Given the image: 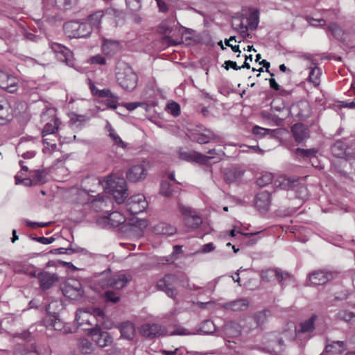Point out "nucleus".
Returning a JSON list of instances; mask_svg holds the SVG:
<instances>
[{
    "label": "nucleus",
    "instance_id": "obj_30",
    "mask_svg": "<svg viewBox=\"0 0 355 355\" xmlns=\"http://www.w3.org/2000/svg\"><path fill=\"white\" fill-rule=\"evenodd\" d=\"M69 122L71 126H74L77 129H81L85 124L88 118L85 115H78L75 113L68 114Z\"/></svg>",
    "mask_w": 355,
    "mask_h": 355
},
{
    "label": "nucleus",
    "instance_id": "obj_64",
    "mask_svg": "<svg viewBox=\"0 0 355 355\" xmlns=\"http://www.w3.org/2000/svg\"><path fill=\"white\" fill-rule=\"evenodd\" d=\"M163 41L168 44V46H177L182 43V41H176L171 37L166 35L163 37Z\"/></svg>",
    "mask_w": 355,
    "mask_h": 355
},
{
    "label": "nucleus",
    "instance_id": "obj_61",
    "mask_svg": "<svg viewBox=\"0 0 355 355\" xmlns=\"http://www.w3.org/2000/svg\"><path fill=\"white\" fill-rule=\"evenodd\" d=\"M111 98L107 99L105 101V105L107 107L111 109H116L117 107V99L116 96L110 97Z\"/></svg>",
    "mask_w": 355,
    "mask_h": 355
},
{
    "label": "nucleus",
    "instance_id": "obj_17",
    "mask_svg": "<svg viewBox=\"0 0 355 355\" xmlns=\"http://www.w3.org/2000/svg\"><path fill=\"white\" fill-rule=\"evenodd\" d=\"M132 279L130 275L116 274L107 280V285L115 289H121L125 287Z\"/></svg>",
    "mask_w": 355,
    "mask_h": 355
},
{
    "label": "nucleus",
    "instance_id": "obj_38",
    "mask_svg": "<svg viewBox=\"0 0 355 355\" xmlns=\"http://www.w3.org/2000/svg\"><path fill=\"white\" fill-rule=\"evenodd\" d=\"M58 125L55 119H52L50 122L47 123L42 131V137H45L49 135H53L58 130Z\"/></svg>",
    "mask_w": 355,
    "mask_h": 355
},
{
    "label": "nucleus",
    "instance_id": "obj_47",
    "mask_svg": "<svg viewBox=\"0 0 355 355\" xmlns=\"http://www.w3.org/2000/svg\"><path fill=\"white\" fill-rule=\"evenodd\" d=\"M270 201H254V206L261 214L266 213L270 208Z\"/></svg>",
    "mask_w": 355,
    "mask_h": 355
},
{
    "label": "nucleus",
    "instance_id": "obj_8",
    "mask_svg": "<svg viewBox=\"0 0 355 355\" xmlns=\"http://www.w3.org/2000/svg\"><path fill=\"white\" fill-rule=\"evenodd\" d=\"M311 107L306 101L292 104L289 110L291 115L299 121H305L311 115Z\"/></svg>",
    "mask_w": 355,
    "mask_h": 355
},
{
    "label": "nucleus",
    "instance_id": "obj_58",
    "mask_svg": "<svg viewBox=\"0 0 355 355\" xmlns=\"http://www.w3.org/2000/svg\"><path fill=\"white\" fill-rule=\"evenodd\" d=\"M232 40H235V36H232L229 39L225 40V45L231 47L232 50L235 53H241L239 45H233V43H230Z\"/></svg>",
    "mask_w": 355,
    "mask_h": 355
},
{
    "label": "nucleus",
    "instance_id": "obj_42",
    "mask_svg": "<svg viewBox=\"0 0 355 355\" xmlns=\"http://www.w3.org/2000/svg\"><path fill=\"white\" fill-rule=\"evenodd\" d=\"M274 132L275 130H273L261 128L258 125L254 126L252 130V132L259 138H262L268 134L273 135Z\"/></svg>",
    "mask_w": 355,
    "mask_h": 355
},
{
    "label": "nucleus",
    "instance_id": "obj_52",
    "mask_svg": "<svg viewBox=\"0 0 355 355\" xmlns=\"http://www.w3.org/2000/svg\"><path fill=\"white\" fill-rule=\"evenodd\" d=\"M305 19L312 26H323L326 24V21L324 19H314L310 16H306Z\"/></svg>",
    "mask_w": 355,
    "mask_h": 355
},
{
    "label": "nucleus",
    "instance_id": "obj_48",
    "mask_svg": "<svg viewBox=\"0 0 355 355\" xmlns=\"http://www.w3.org/2000/svg\"><path fill=\"white\" fill-rule=\"evenodd\" d=\"M128 8L132 12H137L141 8L140 0H125Z\"/></svg>",
    "mask_w": 355,
    "mask_h": 355
},
{
    "label": "nucleus",
    "instance_id": "obj_34",
    "mask_svg": "<svg viewBox=\"0 0 355 355\" xmlns=\"http://www.w3.org/2000/svg\"><path fill=\"white\" fill-rule=\"evenodd\" d=\"M174 24L175 19L173 18L165 19L159 26L160 33L162 34H168L171 33Z\"/></svg>",
    "mask_w": 355,
    "mask_h": 355
},
{
    "label": "nucleus",
    "instance_id": "obj_51",
    "mask_svg": "<svg viewBox=\"0 0 355 355\" xmlns=\"http://www.w3.org/2000/svg\"><path fill=\"white\" fill-rule=\"evenodd\" d=\"M200 329L205 334H211L214 331L215 326L212 321L207 320L202 322Z\"/></svg>",
    "mask_w": 355,
    "mask_h": 355
},
{
    "label": "nucleus",
    "instance_id": "obj_16",
    "mask_svg": "<svg viewBox=\"0 0 355 355\" xmlns=\"http://www.w3.org/2000/svg\"><path fill=\"white\" fill-rule=\"evenodd\" d=\"M140 332L145 337L155 338L165 334L166 330L158 324H145L141 327Z\"/></svg>",
    "mask_w": 355,
    "mask_h": 355
},
{
    "label": "nucleus",
    "instance_id": "obj_35",
    "mask_svg": "<svg viewBox=\"0 0 355 355\" xmlns=\"http://www.w3.org/2000/svg\"><path fill=\"white\" fill-rule=\"evenodd\" d=\"M32 178L35 184H42L46 181V171L45 170H35L33 171Z\"/></svg>",
    "mask_w": 355,
    "mask_h": 355
},
{
    "label": "nucleus",
    "instance_id": "obj_2",
    "mask_svg": "<svg viewBox=\"0 0 355 355\" xmlns=\"http://www.w3.org/2000/svg\"><path fill=\"white\" fill-rule=\"evenodd\" d=\"M179 282H181V285L183 287L190 291H196L200 288L193 284H189L187 279L185 282L180 280L177 275L172 274H167L163 278L159 279L157 283V288L158 290L165 292L168 297L175 298L177 295L175 285Z\"/></svg>",
    "mask_w": 355,
    "mask_h": 355
},
{
    "label": "nucleus",
    "instance_id": "obj_6",
    "mask_svg": "<svg viewBox=\"0 0 355 355\" xmlns=\"http://www.w3.org/2000/svg\"><path fill=\"white\" fill-rule=\"evenodd\" d=\"M179 209L184 216V220L187 227L191 229H197L200 226L202 223V218L196 214L195 210L182 204H179Z\"/></svg>",
    "mask_w": 355,
    "mask_h": 355
},
{
    "label": "nucleus",
    "instance_id": "obj_45",
    "mask_svg": "<svg viewBox=\"0 0 355 355\" xmlns=\"http://www.w3.org/2000/svg\"><path fill=\"white\" fill-rule=\"evenodd\" d=\"M171 185L166 181H163L160 186V193L165 198H170L172 196Z\"/></svg>",
    "mask_w": 355,
    "mask_h": 355
},
{
    "label": "nucleus",
    "instance_id": "obj_28",
    "mask_svg": "<svg viewBox=\"0 0 355 355\" xmlns=\"http://www.w3.org/2000/svg\"><path fill=\"white\" fill-rule=\"evenodd\" d=\"M347 144L342 141H336L331 147V152L333 156L338 158H343L346 156Z\"/></svg>",
    "mask_w": 355,
    "mask_h": 355
},
{
    "label": "nucleus",
    "instance_id": "obj_26",
    "mask_svg": "<svg viewBox=\"0 0 355 355\" xmlns=\"http://www.w3.org/2000/svg\"><path fill=\"white\" fill-rule=\"evenodd\" d=\"M317 319V315L313 314L308 320L300 324V328L295 330L294 337L300 333L311 332L314 330V324Z\"/></svg>",
    "mask_w": 355,
    "mask_h": 355
},
{
    "label": "nucleus",
    "instance_id": "obj_25",
    "mask_svg": "<svg viewBox=\"0 0 355 355\" xmlns=\"http://www.w3.org/2000/svg\"><path fill=\"white\" fill-rule=\"evenodd\" d=\"M104 15L103 10H96L87 16L86 21L92 26V29H99Z\"/></svg>",
    "mask_w": 355,
    "mask_h": 355
},
{
    "label": "nucleus",
    "instance_id": "obj_29",
    "mask_svg": "<svg viewBox=\"0 0 355 355\" xmlns=\"http://www.w3.org/2000/svg\"><path fill=\"white\" fill-rule=\"evenodd\" d=\"M51 49L52 51L55 55V57L57 59L61 62H66L67 61V53H66V47L65 46L57 43V42H52L50 44Z\"/></svg>",
    "mask_w": 355,
    "mask_h": 355
},
{
    "label": "nucleus",
    "instance_id": "obj_4",
    "mask_svg": "<svg viewBox=\"0 0 355 355\" xmlns=\"http://www.w3.org/2000/svg\"><path fill=\"white\" fill-rule=\"evenodd\" d=\"M75 321L77 327L81 329L87 334H89V332L96 325H99L96 323L95 315L83 309H80L76 311Z\"/></svg>",
    "mask_w": 355,
    "mask_h": 355
},
{
    "label": "nucleus",
    "instance_id": "obj_63",
    "mask_svg": "<svg viewBox=\"0 0 355 355\" xmlns=\"http://www.w3.org/2000/svg\"><path fill=\"white\" fill-rule=\"evenodd\" d=\"M106 13L110 15H113L116 17H121L123 15L122 10L116 9L114 8H109L106 10Z\"/></svg>",
    "mask_w": 355,
    "mask_h": 355
},
{
    "label": "nucleus",
    "instance_id": "obj_39",
    "mask_svg": "<svg viewBox=\"0 0 355 355\" xmlns=\"http://www.w3.org/2000/svg\"><path fill=\"white\" fill-rule=\"evenodd\" d=\"M259 22V17L258 10L252 12L248 18V27L250 30L254 31L257 29Z\"/></svg>",
    "mask_w": 355,
    "mask_h": 355
},
{
    "label": "nucleus",
    "instance_id": "obj_44",
    "mask_svg": "<svg viewBox=\"0 0 355 355\" xmlns=\"http://www.w3.org/2000/svg\"><path fill=\"white\" fill-rule=\"evenodd\" d=\"M109 131V136L112 138L114 144L119 147L125 148L126 147V144L122 141L121 137L114 132V129L110 127Z\"/></svg>",
    "mask_w": 355,
    "mask_h": 355
},
{
    "label": "nucleus",
    "instance_id": "obj_54",
    "mask_svg": "<svg viewBox=\"0 0 355 355\" xmlns=\"http://www.w3.org/2000/svg\"><path fill=\"white\" fill-rule=\"evenodd\" d=\"M89 62L91 64L104 65L106 64L105 58L100 54L92 56Z\"/></svg>",
    "mask_w": 355,
    "mask_h": 355
},
{
    "label": "nucleus",
    "instance_id": "obj_24",
    "mask_svg": "<svg viewBox=\"0 0 355 355\" xmlns=\"http://www.w3.org/2000/svg\"><path fill=\"white\" fill-rule=\"evenodd\" d=\"M102 50L107 55H113L120 50V44L116 40H111L103 38Z\"/></svg>",
    "mask_w": 355,
    "mask_h": 355
},
{
    "label": "nucleus",
    "instance_id": "obj_60",
    "mask_svg": "<svg viewBox=\"0 0 355 355\" xmlns=\"http://www.w3.org/2000/svg\"><path fill=\"white\" fill-rule=\"evenodd\" d=\"M226 70H229L230 68H232L234 70L241 69V67H239L236 62L232 60L225 61L222 65Z\"/></svg>",
    "mask_w": 355,
    "mask_h": 355
},
{
    "label": "nucleus",
    "instance_id": "obj_40",
    "mask_svg": "<svg viewBox=\"0 0 355 355\" xmlns=\"http://www.w3.org/2000/svg\"><path fill=\"white\" fill-rule=\"evenodd\" d=\"M318 150L315 148H309V149H303L300 148H297L295 150V153L298 156H301L304 158H316V154L318 153Z\"/></svg>",
    "mask_w": 355,
    "mask_h": 355
},
{
    "label": "nucleus",
    "instance_id": "obj_5",
    "mask_svg": "<svg viewBox=\"0 0 355 355\" xmlns=\"http://www.w3.org/2000/svg\"><path fill=\"white\" fill-rule=\"evenodd\" d=\"M101 203V207L112 206L114 209L111 211L110 210H105L107 213V219L112 226L117 227L125 221V211L123 205L117 206L114 201H98Z\"/></svg>",
    "mask_w": 355,
    "mask_h": 355
},
{
    "label": "nucleus",
    "instance_id": "obj_41",
    "mask_svg": "<svg viewBox=\"0 0 355 355\" xmlns=\"http://www.w3.org/2000/svg\"><path fill=\"white\" fill-rule=\"evenodd\" d=\"M328 31L332 34L334 37L340 40L343 37L344 32L340 26L336 23H329L327 26Z\"/></svg>",
    "mask_w": 355,
    "mask_h": 355
},
{
    "label": "nucleus",
    "instance_id": "obj_7",
    "mask_svg": "<svg viewBox=\"0 0 355 355\" xmlns=\"http://www.w3.org/2000/svg\"><path fill=\"white\" fill-rule=\"evenodd\" d=\"M261 277L263 281L268 282L274 279H277L282 286L285 284L287 280H291L293 276L287 272L282 271L277 268H268L261 271Z\"/></svg>",
    "mask_w": 355,
    "mask_h": 355
},
{
    "label": "nucleus",
    "instance_id": "obj_11",
    "mask_svg": "<svg viewBox=\"0 0 355 355\" xmlns=\"http://www.w3.org/2000/svg\"><path fill=\"white\" fill-rule=\"evenodd\" d=\"M88 335L92 336L93 340L101 347L110 345L113 341L110 334L102 331L99 325L92 329Z\"/></svg>",
    "mask_w": 355,
    "mask_h": 355
},
{
    "label": "nucleus",
    "instance_id": "obj_56",
    "mask_svg": "<svg viewBox=\"0 0 355 355\" xmlns=\"http://www.w3.org/2000/svg\"><path fill=\"white\" fill-rule=\"evenodd\" d=\"M123 106L129 111H132L135 110L137 107L139 106L146 107L147 105L144 103L140 102H132V103H125L123 104Z\"/></svg>",
    "mask_w": 355,
    "mask_h": 355
},
{
    "label": "nucleus",
    "instance_id": "obj_19",
    "mask_svg": "<svg viewBox=\"0 0 355 355\" xmlns=\"http://www.w3.org/2000/svg\"><path fill=\"white\" fill-rule=\"evenodd\" d=\"M291 132L295 140L298 143L302 142L309 137V130L301 123L293 125Z\"/></svg>",
    "mask_w": 355,
    "mask_h": 355
},
{
    "label": "nucleus",
    "instance_id": "obj_23",
    "mask_svg": "<svg viewBox=\"0 0 355 355\" xmlns=\"http://www.w3.org/2000/svg\"><path fill=\"white\" fill-rule=\"evenodd\" d=\"M244 171L239 167L227 168L224 174V179L228 183H232L241 179Z\"/></svg>",
    "mask_w": 355,
    "mask_h": 355
},
{
    "label": "nucleus",
    "instance_id": "obj_13",
    "mask_svg": "<svg viewBox=\"0 0 355 355\" xmlns=\"http://www.w3.org/2000/svg\"><path fill=\"white\" fill-rule=\"evenodd\" d=\"M189 138L193 141H196L200 144H205L211 141L218 139V137L212 130L205 129L203 132L198 130L191 132Z\"/></svg>",
    "mask_w": 355,
    "mask_h": 355
},
{
    "label": "nucleus",
    "instance_id": "obj_3",
    "mask_svg": "<svg viewBox=\"0 0 355 355\" xmlns=\"http://www.w3.org/2000/svg\"><path fill=\"white\" fill-rule=\"evenodd\" d=\"M116 80L123 89L132 91L137 87L138 76L132 67L125 65L116 73Z\"/></svg>",
    "mask_w": 355,
    "mask_h": 355
},
{
    "label": "nucleus",
    "instance_id": "obj_37",
    "mask_svg": "<svg viewBox=\"0 0 355 355\" xmlns=\"http://www.w3.org/2000/svg\"><path fill=\"white\" fill-rule=\"evenodd\" d=\"M322 74L321 69L317 67H313L310 72L309 76V80L311 83H312L315 86H318L320 84V78Z\"/></svg>",
    "mask_w": 355,
    "mask_h": 355
},
{
    "label": "nucleus",
    "instance_id": "obj_14",
    "mask_svg": "<svg viewBox=\"0 0 355 355\" xmlns=\"http://www.w3.org/2000/svg\"><path fill=\"white\" fill-rule=\"evenodd\" d=\"M0 88L9 93H15L18 89V80L16 78L1 71Z\"/></svg>",
    "mask_w": 355,
    "mask_h": 355
},
{
    "label": "nucleus",
    "instance_id": "obj_21",
    "mask_svg": "<svg viewBox=\"0 0 355 355\" xmlns=\"http://www.w3.org/2000/svg\"><path fill=\"white\" fill-rule=\"evenodd\" d=\"M37 277L40 279V288L44 291L50 288L58 280L56 275L46 271L38 273Z\"/></svg>",
    "mask_w": 355,
    "mask_h": 355
},
{
    "label": "nucleus",
    "instance_id": "obj_57",
    "mask_svg": "<svg viewBox=\"0 0 355 355\" xmlns=\"http://www.w3.org/2000/svg\"><path fill=\"white\" fill-rule=\"evenodd\" d=\"M271 197V192L266 189L258 193L256 195L255 200H270Z\"/></svg>",
    "mask_w": 355,
    "mask_h": 355
},
{
    "label": "nucleus",
    "instance_id": "obj_33",
    "mask_svg": "<svg viewBox=\"0 0 355 355\" xmlns=\"http://www.w3.org/2000/svg\"><path fill=\"white\" fill-rule=\"evenodd\" d=\"M78 347L83 354H90L94 351V345L88 339H80L78 343Z\"/></svg>",
    "mask_w": 355,
    "mask_h": 355
},
{
    "label": "nucleus",
    "instance_id": "obj_1",
    "mask_svg": "<svg viewBox=\"0 0 355 355\" xmlns=\"http://www.w3.org/2000/svg\"><path fill=\"white\" fill-rule=\"evenodd\" d=\"M92 181L98 185H101L105 193L113 196L114 200H125L128 198V189L126 181L123 178L113 177L112 175L107 176L103 180H98L94 177H87L83 181Z\"/></svg>",
    "mask_w": 355,
    "mask_h": 355
},
{
    "label": "nucleus",
    "instance_id": "obj_12",
    "mask_svg": "<svg viewBox=\"0 0 355 355\" xmlns=\"http://www.w3.org/2000/svg\"><path fill=\"white\" fill-rule=\"evenodd\" d=\"M125 175L130 182L142 181L147 176V169L144 164H136L127 171Z\"/></svg>",
    "mask_w": 355,
    "mask_h": 355
},
{
    "label": "nucleus",
    "instance_id": "obj_31",
    "mask_svg": "<svg viewBox=\"0 0 355 355\" xmlns=\"http://www.w3.org/2000/svg\"><path fill=\"white\" fill-rule=\"evenodd\" d=\"M346 350V345L343 341H334L331 344L327 345L325 352H331L334 354H341Z\"/></svg>",
    "mask_w": 355,
    "mask_h": 355
},
{
    "label": "nucleus",
    "instance_id": "obj_59",
    "mask_svg": "<svg viewBox=\"0 0 355 355\" xmlns=\"http://www.w3.org/2000/svg\"><path fill=\"white\" fill-rule=\"evenodd\" d=\"M346 160H355V147L347 146L346 156L344 157Z\"/></svg>",
    "mask_w": 355,
    "mask_h": 355
},
{
    "label": "nucleus",
    "instance_id": "obj_36",
    "mask_svg": "<svg viewBox=\"0 0 355 355\" xmlns=\"http://www.w3.org/2000/svg\"><path fill=\"white\" fill-rule=\"evenodd\" d=\"M92 31L93 29L92 28V26H90L87 21L81 22L78 33H75L74 35L76 38L85 37L89 36Z\"/></svg>",
    "mask_w": 355,
    "mask_h": 355
},
{
    "label": "nucleus",
    "instance_id": "obj_18",
    "mask_svg": "<svg viewBox=\"0 0 355 355\" xmlns=\"http://www.w3.org/2000/svg\"><path fill=\"white\" fill-rule=\"evenodd\" d=\"M333 278L331 272L319 270L309 275V280L312 284L322 285Z\"/></svg>",
    "mask_w": 355,
    "mask_h": 355
},
{
    "label": "nucleus",
    "instance_id": "obj_9",
    "mask_svg": "<svg viewBox=\"0 0 355 355\" xmlns=\"http://www.w3.org/2000/svg\"><path fill=\"white\" fill-rule=\"evenodd\" d=\"M179 158L182 160L196 162L202 165H207L213 159L211 156H207L195 150L184 151L182 148L178 150Z\"/></svg>",
    "mask_w": 355,
    "mask_h": 355
},
{
    "label": "nucleus",
    "instance_id": "obj_49",
    "mask_svg": "<svg viewBox=\"0 0 355 355\" xmlns=\"http://www.w3.org/2000/svg\"><path fill=\"white\" fill-rule=\"evenodd\" d=\"M80 22L78 21H68V30L70 29V35H68L69 37H76L74 35L75 33H78L80 28Z\"/></svg>",
    "mask_w": 355,
    "mask_h": 355
},
{
    "label": "nucleus",
    "instance_id": "obj_43",
    "mask_svg": "<svg viewBox=\"0 0 355 355\" xmlns=\"http://www.w3.org/2000/svg\"><path fill=\"white\" fill-rule=\"evenodd\" d=\"M272 178L273 175L272 173H266L258 178L256 182L259 187H263L271 183Z\"/></svg>",
    "mask_w": 355,
    "mask_h": 355
},
{
    "label": "nucleus",
    "instance_id": "obj_22",
    "mask_svg": "<svg viewBox=\"0 0 355 355\" xmlns=\"http://www.w3.org/2000/svg\"><path fill=\"white\" fill-rule=\"evenodd\" d=\"M249 306V302L246 299H237L223 305L225 309L230 310L232 311H241L247 309Z\"/></svg>",
    "mask_w": 355,
    "mask_h": 355
},
{
    "label": "nucleus",
    "instance_id": "obj_62",
    "mask_svg": "<svg viewBox=\"0 0 355 355\" xmlns=\"http://www.w3.org/2000/svg\"><path fill=\"white\" fill-rule=\"evenodd\" d=\"M9 106H5L1 110H0V120L2 121H6L8 120L9 114H8Z\"/></svg>",
    "mask_w": 355,
    "mask_h": 355
},
{
    "label": "nucleus",
    "instance_id": "obj_20",
    "mask_svg": "<svg viewBox=\"0 0 355 355\" xmlns=\"http://www.w3.org/2000/svg\"><path fill=\"white\" fill-rule=\"evenodd\" d=\"M275 184L277 189L288 191L293 189L299 184V178L282 176L275 180Z\"/></svg>",
    "mask_w": 355,
    "mask_h": 355
},
{
    "label": "nucleus",
    "instance_id": "obj_32",
    "mask_svg": "<svg viewBox=\"0 0 355 355\" xmlns=\"http://www.w3.org/2000/svg\"><path fill=\"white\" fill-rule=\"evenodd\" d=\"M120 331L123 337L130 340L135 336V329L132 323L125 322L121 324Z\"/></svg>",
    "mask_w": 355,
    "mask_h": 355
},
{
    "label": "nucleus",
    "instance_id": "obj_10",
    "mask_svg": "<svg viewBox=\"0 0 355 355\" xmlns=\"http://www.w3.org/2000/svg\"><path fill=\"white\" fill-rule=\"evenodd\" d=\"M117 206L123 205L124 210L130 215H137L145 211L148 207V201H114Z\"/></svg>",
    "mask_w": 355,
    "mask_h": 355
},
{
    "label": "nucleus",
    "instance_id": "obj_53",
    "mask_svg": "<svg viewBox=\"0 0 355 355\" xmlns=\"http://www.w3.org/2000/svg\"><path fill=\"white\" fill-rule=\"evenodd\" d=\"M267 313L268 311H263L254 315V319L256 321L257 325H261L266 321L268 316Z\"/></svg>",
    "mask_w": 355,
    "mask_h": 355
},
{
    "label": "nucleus",
    "instance_id": "obj_46",
    "mask_svg": "<svg viewBox=\"0 0 355 355\" xmlns=\"http://www.w3.org/2000/svg\"><path fill=\"white\" fill-rule=\"evenodd\" d=\"M336 317L338 320L348 322L354 318L355 315L352 312H349L346 310H340L337 313Z\"/></svg>",
    "mask_w": 355,
    "mask_h": 355
},
{
    "label": "nucleus",
    "instance_id": "obj_55",
    "mask_svg": "<svg viewBox=\"0 0 355 355\" xmlns=\"http://www.w3.org/2000/svg\"><path fill=\"white\" fill-rule=\"evenodd\" d=\"M105 297L107 302H112L114 303H116L119 300V297L114 291H111L105 292Z\"/></svg>",
    "mask_w": 355,
    "mask_h": 355
},
{
    "label": "nucleus",
    "instance_id": "obj_27",
    "mask_svg": "<svg viewBox=\"0 0 355 355\" xmlns=\"http://www.w3.org/2000/svg\"><path fill=\"white\" fill-rule=\"evenodd\" d=\"M153 232L157 234L171 236L176 233L177 229L173 225L162 222L153 227Z\"/></svg>",
    "mask_w": 355,
    "mask_h": 355
},
{
    "label": "nucleus",
    "instance_id": "obj_15",
    "mask_svg": "<svg viewBox=\"0 0 355 355\" xmlns=\"http://www.w3.org/2000/svg\"><path fill=\"white\" fill-rule=\"evenodd\" d=\"M244 321L241 320L239 322L237 321H229L227 322L223 326V333L227 338H236L239 336L243 330V324H242Z\"/></svg>",
    "mask_w": 355,
    "mask_h": 355
},
{
    "label": "nucleus",
    "instance_id": "obj_50",
    "mask_svg": "<svg viewBox=\"0 0 355 355\" xmlns=\"http://www.w3.org/2000/svg\"><path fill=\"white\" fill-rule=\"evenodd\" d=\"M167 108L169 112L174 116H178L180 114V106L176 102L172 101L168 103Z\"/></svg>",
    "mask_w": 355,
    "mask_h": 355
}]
</instances>
